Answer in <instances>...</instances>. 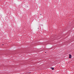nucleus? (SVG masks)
<instances>
[{
    "label": "nucleus",
    "mask_w": 74,
    "mask_h": 74,
    "mask_svg": "<svg viewBox=\"0 0 74 74\" xmlns=\"http://www.w3.org/2000/svg\"><path fill=\"white\" fill-rule=\"evenodd\" d=\"M51 69L52 70H54V68H51Z\"/></svg>",
    "instance_id": "nucleus-2"
},
{
    "label": "nucleus",
    "mask_w": 74,
    "mask_h": 74,
    "mask_svg": "<svg viewBox=\"0 0 74 74\" xmlns=\"http://www.w3.org/2000/svg\"><path fill=\"white\" fill-rule=\"evenodd\" d=\"M69 58H71V54L69 55Z\"/></svg>",
    "instance_id": "nucleus-1"
}]
</instances>
